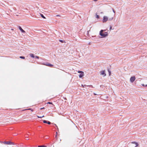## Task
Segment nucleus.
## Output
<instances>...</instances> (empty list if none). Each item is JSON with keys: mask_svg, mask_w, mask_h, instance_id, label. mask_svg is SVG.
I'll return each instance as SVG.
<instances>
[{"mask_svg": "<svg viewBox=\"0 0 147 147\" xmlns=\"http://www.w3.org/2000/svg\"><path fill=\"white\" fill-rule=\"evenodd\" d=\"M108 72L109 73V75H110V74H111V71L109 69H108Z\"/></svg>", "mask_w": 147, "mask_h": 147, "instance_id": "nucleus-16", "label": "nucleus"}, {"mask_svg": "<svg viewBox=\"0 0 147 147\" xmlns=\"http://www.w3.org/2000/svg\"><path fill=\"white\" fill-rule=\"evenodd\" d=\"M40 15L41 16L42 18H45V17L44 16V15H43L42 14H41V13H40Z\"/></svg>", "mask_w": 147, "mask_h": 147, "instance_id": "nucleus-10", "label": "nucleus"}, {"mask_svg": "<svg viewBox=\"0 0 147 147\" xmlns=\"http://www.w3.org/2000/svg\"><path fill=\"white\" fill-rule=\"evenodd\" d=\"M28 110H31L32 111H33V110L31 109H28Z\"/></svg>", "mask_w": 147, "mask_h": 147, "instance_id": "nucleus-23", "label": "nucleus"}, {"mask_svg": "<svg viewBox=\"0 0 147 147\" xmlns=\"http://www.w3.org/2000/svg\"><path fill=\"white\" fill-rule=\"evenodd\" d=\"M47 123L48 124H51V123L49 121H47Z\"/></svg>", "mask_w": 147, "mask_h": 147, "instance_id": "nucleus-18", "label": "nucleus"}, {"mask_svg": "<svg viewBox=\"0 0 147 147\" xmlns=\"http://www.w3.org/2000/svg\"><path fill=\"white\" fill-rule=\"evenodd\" d=\"M145 85H144V84H142V85L143 86H144V87H145Z\"/></svg>", "mask_w": 147, "mask_h": 147, "instance_id": "nucleus-28", "label": "nucleus"}, {"mask_svg": "<svg viewBox=\"0 0 147 147\" xmlns=\"http://www.w3.org/2000/svg\"><path fill=\"white\" fill-rule=\"evenodd\" d=\"M135 76H133L130 78V81L132 83L135 81Z\"/></svg>", "mask_w": 147, "mask_h": 147, "instance_id": "nucleus-5", "label": "nucleus"}, {"mask_svg": "<svg viewBox=\"0 0 147 147\" xmlns=\"http://www.w3.org/2000/svg\"><path fill=\"white\" fill-rule=\"evenodd\" d=\"M44 117V115H43L42 116H41V117H39V116H37V117L38 118H42V117Z\"/></svg>", "mask_w": 147, "mask_h": 147, "instance_id": "nucleus-20", "label": "nucleus"}, {"mask_svg": "<svg viewBox=\"0 0 147 147\" xmlns=\"http://www.w3.org/2000/svg\"><path fill=\"white\" fill-rule=\"evenodd\" d=\"M48 104H52L53 105V104L52 103V102H48L47 103Z\"/></svg>", "mask_w": 147, "mask_h": 147, "instance_id": "nucleus-21", "label": "nucleus"}, {"mask_svg": "<svg viewBox=\"0 0 147 147\" xmlns=\"http://www.w3.org/2000/svg\"><path fill=\"white\" fill-rule=\"evenodd\" d=\"M100 73V75H103V76H106V74L105 73V70L101 71Z\"/></svg>", "mask_w": 147, "mask_h": 147, "instance_id": "nucleus-6", "label": "nucleus"}, {"mask_svg": "<svg viewBox=\"0 0 147 147\" xmlns=\"http://www.w3.org/2000/svg\"><path fill=\"white\" fill-rule=\"evenodd\" d=\"M108 20V18L107 16H104L102 20V22L103 23L106 22Z\"/></svg>", "mask_w": 147, "mask_h": 147, "instance_id": "nucleus-4", "label": "nucleus"}, {"mask_svg": "<svg viewBox=\"0 0 147 147\" xmlns=\"http://www.w3.org/2000/svg\"><path fill=\"white\" fill-rule=\"evenodd\" d=\"M112 28V26H111V27H110V29L111 30Z\"/></svg>", "mask_w": 147, "mask_h": 147, "instance_id": "nucleus-32", "label": "nucleus"}, {"mask_svg": "<svg viewBox=\"0 0 147 147\" xmlns=\"http://www.w3.org/2000/svg\"><path fill=\"white\" fill-rule=\"evenodd\" d=\"M55 137H56H56H57V135H56V136H55Z\"/></svg>", "mask_w": 147, "mask_h": 147, "instance_id": "nucleus-35", "label": "nucleus"}, {"mask_svg": "<svg viewBox=\"0 0 147 147\" xmlns=\"http://www.w3.org/2000/svg\"><path fill=\"white\" fill-rule=\"evenodd\" d=\"M56 16H60V15H57Z\"/></svg>", "mask_w": 147, "mask_h": 147, "instance_id": "nucleus-31", "label": "nucleus"}, {"mask_svg": "<svg viewBox=\"0 0 147 147\" xmlns=\"http://www.w3.org/2000/svg\"><path fill=\"white\" fill-rule=\"evenodd\" d=\"M19 57L22 59H24L25 58V57L24 56H20Z\"/></svg>", "mask_w": 147, "mask_h": 147, "instance_id": "nucleus-13", "label": "nucleus"}, {"mask_svg": "<svg viewBox=\"0 0 147 147\" xmlns=\"http://www.w3.org/2000/svg\"><path fill=\"white\" fill-rule=\"evenodd\" d=\"M106 31L105 30H101L99 32V34L102 36V38H105L108 36V34L107 32H105L103 33V32Z\"/></svg>", "mask_w": 147, "mask_h": 147, "instance_id": "nucleus-1", "label": "nucleus"}, {"mask_svg": "<svg viewBox=\"0 0 147 147\" xmlns=\"http://www.w3.org/2000/svg\"><path fill=\"white\" fill-rule=\"evenodd\" d=\"M44 65H47V66H51V67H52V66H53V65H51L49 63H47L46 64H44Z\"/></svg>", "mask_w": 147, "mask_h": 147, "instance_id": "nucleus-8", "label": "nucleus"}, {"mask_svg": "<svg viewBox=\"0 0 147 147\" xmlns=\"http://www.w3.org/2000/svg\"><path fill=\"white\" fill-rule=\"evenodd\" d=\"M30 56L32 57H33V58H34V54H30Z\"/></svg>", "mask_w": 147, "mask_h": 147, "instance_id": "nucleus-11", "label": "nucleus"}, {"mask_svg": "<svg viewBox=\"0 0 147 147\" xmlns=\"http://www.w3.org/2000/svg\"><path fill=\"white\" fill-rule=\"evenodd\" d=\"M131 143L132 144H135L136 145V147L138 145V143H137V142H131Z\"/></svg>", "mask_w": 147, "mask_h": 147, "instance_id": "nucleus-9", "label": "nucleus"}, {"mask_svg": "<svg viewBox=\"0 0 147 147\" xmlns=\"http://www.w3.org/2000/svg\"><path fill=\"white\" fill-rule=\"evenodd\" d=\"M25 137H26V140H28V137L27 136V135H26V136H25Z\"/></svg>", "mask_w": 147, "mask_h": 147, "instance_id": "nucleus-22", "label": "nucleus"}, {"mask_svg": "<svg viewBox=\"0 0 147 147\" xmlns=\"http://www.w3.org/2000/svg\"><path fill=\"white\" fill-rule=\"evenodd\" d=\"M38 147H47V146L45 145L39 146Z\"/></svg>", "mask_w": 147, "mask_h": 147, "instance_id": "nucleus-12", "label": "nucleus"}, {"mask_svg": "<svg viewBox=\"0 0 147 147\" xmlns=\"http://www.w3.org/2000/svg\"><path fill=\"white\" fill-rule=\"evenodd\" d=\"M112 10H113V12L115 13V11L114 10V9H112Z\"/></svg>", "mask_w": 147, "mask_h": 147, "instance_id": "nucleus-30", "label": "nucleus"}, {"mask_svg": "<svg viewBox=\"0 0 147 147\" xmlns=\"http://www.w3.org/2000/svg\"><path fill=\"white\" fill-rule=\"evenodd\" d=\"M49 138V136H46L45 138V139H47V138Z\"/></svg>", "mask_w": 147, "mask_h": 147, "instance_id": "nucleus-25", "label": "nucleus"}, {"mask_svg": "<svg viewBox=\"0 0 147 147\" xmlns=\"http://www.w3.org/2000/svg\"><path fill=\"white\" fill-rule=\"evenodd\" d=\"M45 109V108L44 107L42 108H41L40 109V110H42V109Z\"/></svg>", "mask_w": 147, "mask_h": 147, "instance_id": "nucleus-29", "label": "nucleus"}, {"mask_svg": "<svg viewBox=\"0 0 147 147\" xmlns=\"http://www.w3.org/2000/svg\"><path fill=\"white\" fill-rule=\"evenodd\" d=\"M78 73H81L82 72H83V71H78Z\"/></svg>", "mask_w": 147, "mask_h": 147, "instance_id": "nucleus-26", "label": "nucleus"}, {"mask_svg": "<svg viewBox=\"0 0 147 147\" xmlns=\"http://www.w3.org/2000/svg\"><path fill=\"white\" fill-rule=\"evenodd\" d=\"M145 83H147V79L145 80Z\"/></svg>", "mask_w": 147, "mask_h": 147, "instance_id": "nucleus-24", "label": "nucleus"}, {"mask_svg": "<svg viewBox=\"0 0 147 147\" xmlns=\"http://www.w3.org/2000/svg\"><path fill=\"white\" fill-rule=\"evenodd\" d=\"M55 125L57 127V126L56 125V124H55Z\"/></svg>", "mask_w": 147, "mask_h": 147, "instance_id": "nucleus-34", "label": "nucleus"}, {"mask_svg": "<svg viewBox=\"0 0 147 147\" xmlns=\"http://www.w3.org/2000/svg\"><path fill=\"white\" fill-rule=\"evenodd\" d=\"M113 19V18H109V20L108 19V20H109V21H111V20H112Z\"/></svg>", "mask_w": 147, "mask_h": 147, "instance_id": "nucleus-17", "label": "nucleus"}, {"mask_svg": "<svg viewBox=\"0 0 147 147\" xmlns=\"http://www.w3.org/2000/svg\"><path fill=\"white\" fill-rule=\"evenodd\" d=\"M19 30L21 31L23 36H24L26 35V32L20 26H19Z\"/></svg>", "mask_w": 147, "mask_h": 147, "instance_id": "nucleus-2", "label": "nucleus"}, {"mask_svg": "<svg viewBox=\"0 0 147 147\" xmlns=\"http://www.w3.org/2000/svg\"><path fill=\"white\" fill-rule=\"evenodd\" d=\"M84 76V73L83 72L80 73L79 75V77L80 78H82Z\"/></svg>", "mask_w": 147, "mask_h": 147, "instance_id": "nucleus-7", "label": "nucleus"}, {"mask_svg": "<svg viewBox=\"0 0 147 147\" xmlns=\"http://www.w3.org/2000/svg\"><path fill=\"white\" fill-rule=\"evenodd\" d=\"M47 121H46L45 120H44L43 121V122L44 123H47Z\"/></svg>", "mask_w": 147, "mask_h": 147, "instance_id": "nucleus-15", "label": "nucleus"}, {"mask_svg": "<svg viewBox=\"0 0 147 147\" xmlns=\"http://www.w3.org/2000/svg\"><path fill=\"white\" fill-rule=\"evenodd\" d=\"M4 144H6L7 145L13 144V143L9 141L4 142H2Z\"/></svg>", "mask_w": 147, "mask_h": 147, "instance_id": "nucleus-3", "label": "nucleus"}, {"mask_svg": "<svg viewBox=\"0 0 147 147\" xmlns=\"http://www.w3.org/2000/svg\"><path fill=\"white\" fill-rule=\"evenodd\" d=\"M35 58H37V59H38L39 58V57L38 56H36L35 57Z\"/></svg>", "mask_w": 147, "mask_h": 147, "instance_id": "nucleus-27", "label": "nucleus"}, {"mask_svg": "<svg viewBox=\"0 0 147 147\" xmlns=\"http://www.w3.org/2000/svg\"><path fill=\"white\" fill-rule=\"evenodd\" d=\"M59 41L62 43H63L64 42L62 40H59Z\"/></svg>", "mask_w": 147, "mask_h": 147, "instance_id": "nucleus-19", "label": "nucleus"}, {"mask_svg": "<svg viewBox=\"0 0 147 147\" xmlns=\"http://www.w3.org/2000/svg\"><path fill=\"white\" fill-rule=\"evenodd\" d=\"M96 18L98 19L99 18V16L98 15H97V14H96Z\"/></svg>", "mask_w": 147, "mask_h": 147, "instance_id": "nucleus-14", "label": "nucleus"}, {"mask_svg": "<svg viewBox=\"0 0 147 147\" xmlns=\"http://www.w3.org/2000/svg\"><path fill=\"white\" fill-rule=\"evenodd\" d=\"M145 87H147V84L145 85Z\"/></svg>", "mask_w": 147, "mask_h": 147, "instance_id": "nucleus-33", "label": "nucleus"}]
</instances>
